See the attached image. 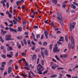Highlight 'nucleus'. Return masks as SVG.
<instances>
[{
    "instance_id": "nucleus-56",
    "label": "nucleus",
    "mask_w": 78,
    "mask_h": 78,
    "mask_svg": "<svg viewBox=\"0 0 78 78\" xmlns=\"http://www.w3.org/2000/svg\"><path fill=\"white\" fill-rule=\"evenodd\" d=\"M59 78H61L62 77V74L60 73L59 74Z\"/></svg>"
},
{
    "instance_id": "nucleus-61",
    "label": "nucleus",
    "mask_w": 78,
    "mask_h": 78,
    "mask_svg": "<svg viewBox=\"0 0 78 78\" xmlns=\"http://www.w3.org/2000/svg\"><path fill=\"white\" fill-rule=\"evenodd\" d=\"M68 56L67 55H63V58H67Z\"/></svg>"
},
{
    "instance_id": "nucleus-4",
    "label": "nucleus",
    "mask_w": 78,
    "mask_h": 78,
    "mask_svg": "<svg viewBox=\"0 0 78 78\" xmlns=\"http://www.w3.org/2000/svg\"><path fill=\"white\" fill-rule=\"evenodd\" d=\"M8 32L6 31H3V29H2L1 30V33L2 35H4V34H5L6 33H7Z\"/></svg>"
},
{
    "instance_id": "nucleus-15",
    "label": "nucleus",
    "mask_w": 78,
    "mask_h": 78,
    "mask_svg": "<svg viewBox=\"0 0 78 78\" xmlns=\"http://www.w3.org/2000/svg\"><path fill=\"white\" fill-rule=\"evenodd\" d=\"M70 28H75V26L74 25H72V24L71 23L70 24Z\"/></svg>"
},
{
    "instance_id": "nucleus-10",
    "label": "nucleus",
    "mask_w": 78,
    "mask_h": 78,
    "mask_svg": "<svg viewBox=\"0 0 78 78\" xmlns=\"http://www.w3.org/2000/svg\"><path fill=\"white\" fill-rule=\"evenodd\" d=\"M44 53L45 54V55L47 56L48 55V51L47 49H45L44 50Z\"/></svg>"
},
{
    "instance_id": "nucleus-35",
    "label": "nucleus",
    "mask_w": 78,
    "mask_h": 78,
    "mask_svg": "<svg viewBox=\"0 0 78 78\" xmlns=\"http://www.w3.org/2000/svg\"><path fill=\"white\" fill-rule=\"evenodd\" d=\"M58 70H61V69H64V68L59 67L57 68Z\"/></svg>"
},
{
    "instance_id": "nucleus-41",
    "label": "nucleus",
    "mask_w": 78,
    "mask_h": 78,
    "mask_svg": "<svg viewBox=\"0 0 78 78\" xmlns=\"http://www.w3.org/2000/svg\"><path fill=\"white\" fill-rule=\"evenodd\" d=\"M22 56H26L27 55V54H26L24 53V52H22Z\"/></svg>"
},
{
    "instance_id": "nucleus-55",
    "label": "nucleus",
    "mask_w": 78,
    "mask_h": 78,
    "mask_svg": "<svg viewBox=\"0 0 78 78\" xmlns=\"http://www.w3.org/2000/svg\"><path fill=\"white\" fill-rule=\"evenodd\" d=\"M6 75H7V71H5L4 73V76Z\"/></svg>"
},
{
    "instance_id": "nucleus-64",
    "label": "nucleus",
    "mask_w": 78,
    "mask_h": 78,
    "mask_svg": "<svg viewBox=\"0 0 78 78\" xmlns=\"http://www.w3.org/2000/svg\"><path fill=\"white\" fill-rule=\"evenodd\" d=\"M6 14H9V11H7L6 12Z\"/></svg>"
},
{
    "instance_id": "nucleus-1",
    "label": "nucleus",
    "mask_w": 78,
    "mask_h": 78,
    "mask_svg": "<svg viewBox=\"0 0 78 78\" xmlns=\"http://www.w3.org/2000/svg\"><path fill=\"white\" fill-rule=\"evenodd\" d=\"M5 40H6V41H13V40H14V39L10 38L11 37V36L9 34L6 35L5 36Z\"/></svg>"
},
{
    "instance_id": "nucleus-8",
    "label": "nucleus",
    "mask_w": 78,
    "mask_h": 78,
    "mask_svg": "<svg viewBox=\"0 0 78 78\" xmlns=\"http://www.w3.org/2000/svg\"><path fill=\"white\" fill-rule=\"evenodd\" d=\"M11 71H12V68H11V67H10L8 68V73L9 74L11 72Z\"/></svg>"
},
{
    "instance_id": "nucleus-11",
    "label": "nucleus",
    "mask_w": 78,
    "mask_h": 78,
    "mask_svg": "<svg viewBox=\"0 0 78 78\" xmlns=\"http://www.w3.org/2000/svg\"><path fill=\"white\" fill-rule=\"evenodd\" d=\"M51 1L52 2H53L54 4H56L57 3V2H58V0H51Z\"/></svg>"
},
{
    "instance_id": "nucleus-28",
    "label": "nucleus",
    "mask_w": 78,
    "mask_h": 78,
    "mask_svg": "<svg viewBox=\"0 0 78 78\" xmlns=\"http://www.w3.org/2000/svg\"><path fill=\"white\" fill-rule=\"evenodd\" d=\"M23 41H24V42L25 45H27V41H26V40L24 39L23 40Z\"/></svg>"
},
{
    "instance_id": "nucleus-17",
    "label": "nucleus",
    "mask_w": 78,
    "mask_h": 78,
    "mask_svg": "<svg viewBox=\"0 0 78 78\" xmlns=\"http://www.w3.org/2000/svg\"><path fill=\"white\" fill-rule=\"evenodd\" d=\"M59 20V22L62 25H64V23H63V22H62V20Z\"/></svg>"
},
{
    "instance_id": "nucleus-36",
    "label": "nucleus",
    "mask_w": 78,
    "mask_h": 78,
    "mask_svg": "<svg viewBox=\"0 0 78 78\" xmlns=\"http://www.w3.org/2000/svg\"><path fill=\"white\" fill-rule=\"evenodd\" d=\"M48 72V70H46L43 73V75H45L46 73H47Z\"/></svg>"
},
{
    "instance_id": "nucleus-12",
    "label": "nucleus",
    "mask_w": 78,
    "mask_h": 78,
    "mask_svg": "<svg viewBox=\"0 0 78 78\" xmlns=\"http://www.w3.org/2000/svg\"><path fill=\"white\" fill-rule=\"evenodd\" d=\"M41 54L43 59H44V58H45V55H44V52H43V51H41Z\"/></svg>"
},
{
    "instance_id": "nucleus-37",
    "label": "nucleus",
    "mask_w": 78,
    "mask_h": 78,
    "mask_svg": "<svg viewBox=\"0 0 78 78\" xmlns=\"http://www.w3.org/2000/svg\"><path fill=\"white\" fill-rule=\"evenodd\" d=\"M22 76H25V77H27L28 76H27L23 73L22 74Z\"/></svg>"
},
{
    "instance_id": "nucleus-44",
    "label": "nucleus",
    "mask_w": 78,
    "mask_h": 78,
    "mask_svg": "<svg viewBox=\"0 0 78 78\" xmlns=\"http://www.w3.org/2000/svg\"><path fill=\"white\" fill-rule=\"evenodd\" d=\"M8 16L9 18H11V17H12V15H11V14H8Z\"/></svg>"
},
{
    "instance_id": "nucleus-60",
    "label": "nucleus",
    "mask_w": 78,
    "mask_h": 78,
    "mask_svg": "<svg viewBox=\"0 0 78 78\" xmlns=\"http://www.w3.org/2000/svg\"><path fill=\"white\" fill-rule=\"evenodd\" d=\"M3 51L4 53H6V50H5V48L3 49Z\"/></svg>"
},
{
    "instance_id": "nucleus-53",
    "label": "nucleus",
    "mask_w": 78,
    "mask_h": 78,
    "mask_svg": "<svg viewBox=\"0 0 78 78\" xmlns=\"http://www.w3.org/2000/svg\"><path fill=\"white\" fill-rule=\"evenodd\" d=\"M22 60L23 61V62H26V60H25V59L23 58H22Z\"/></svg>"
},
{
    "instance_id": "nucleus-7",
    "label": "nucleus",
    "mask_w": 78,
    "mask_h": 78,
    "mask_svg": "<svg viewBox=\"0 0 78 78\" xmlns=\"http://www.w3.org/2000/svg\"><path fill=\"white\" fill-rule=\"evenodd\" d=\"M58 47L55 46L53 50V52L54 53H56V52H57V50H58Z\"/></svg>"
},
{
    "instance_id": "nucleus-3",
    "label": "nucleus",
    "mask_w": 78,
    "mask_h": 78,
    "mask_svg": "<svg viewBox=\"0 0 78 78\" xmlns=\"http://www.w3.org/2000/svg\"><path fill=\"white\" fill-rule=\"evenodd\" d=\"M10 53L11 54H10V55L7 54V57H9V58H11L13 56V52L10 51Z\"/></svg>"
},
{
    "instance_id": "nucleus-34",
    "label": "nucleus",
    "mask_w": 78,
    "mask_h": 78,
    "mask_svg": "<svg viewBox=\"0 0 78 78\" xmlns=\"http://www.w3.org/2000/svg\"><path fill=\"white\" fill-rule=\"evenodd\" d=\"M35 45H34L33 46V47L31 48V49L32 50H34V48H35Z\"/></svg>"
},
{
    "instance_id": "nucleus-50",
    "label": "nucleus",
    "mask_w": 78,
    "mask_h": 78,
    "mask_svg": "<svg viewBox=\"0 0 78 78\" xmlns=\"http://www.w3.org/2000/svg\"><path fill=\"white\" fill-rule=\"evenodd\" d=\"M20 2H21V1H17V2H16V3L17 5H19V3H20Z\"/></svg>"
},
{
    "instance_id": "nucleus-26",
    "label": "nucleus",
    "mask_w": 78,
    "mask_h": 78,
    "mask_svg": "<svg viewBox=\"0 0 78 78\" xmlns=\"http://www.w3.org/2000/svg\"><path fill=\"white\" fill-rule=\"evenodd\" d=\"M18 30L20 31H22V27H19L18 28Z\"/></svg>"
},
{
    "instance_id": "nucleus-58",
    "label": "nucleus",
    "mask_w": 78,
    "mask_h": 78,
    "mask_svg": "<svg viewBox=\"0 0 78 78\" xmlns=\"http://www.w3.org/2000/svg\"><path fill=\"white\" fill-rule=\"evenodd\" d=\"M13 26H14V25L12 24H10L9 25H8L9 27H13Z\"/></svg>"
},
{
    "instance_id": "nucleus-18",
    "label": "nucleus",
    "mask_w": 78,
    "mask_h": 78,
    "mask_svg": "<svg viewBox=\"0 0 78 78\" xmlns=\"http://www.w3.org/2000/svg\"><path fill=\"white\" fill-rule=\"evenodd\" d=\"M65 39L66 42L68 41V36L66 35L65 37Z\"/></svg>"
},
{
    "instance_id": "nucleus-20",
    "label": "nucleus",
    "mask_w": 78,
    "mask_h": 78,
    "mask_svg": "<svg viewBox=\"0 0 78 78\" xmlns=\"http://www.w3.org/2000/svg\"><path fill=\"white\" fill-rule=\"evenodd\" d=\"M12 60H10L8 64V65L9 66V65H10V64H12Z\"/></svg>"
},
{
    "instance_id": "nucleus-24",
    "label": "nucleus",
    "mask_w": 78,
    "mask_h": 78,
    "mask_svg": "<svg viewBox=\"0 0 78 78\" xmlns=\"http://www.w3.org/2000/svg\"><path fill=\"white\" fill-rule=\"evenodd\" d=\"M17 38L18 39H22V36H20V37H17Z\"/></svg>"
},
{
    "instance_id": "nucleus-25",
    "label": "nucleus",
    "mask_w": 78,
    "mask_h": 78,
    "mask_svg": "<svg viewBox=\"0 0 78 78\" xmlns=\"http://www.w3.org/2000/svg\"><path fill=\"white\" fill-rule=\"evenodd\" d=\"M1 57H2V58H4V59L6 58V55L3 54H2L1 55Z\"/></svg>"
},
{
    "instance_id": "nucleus-13",
    "label": "nucleus",
    "mask_w": 78,
    "mask_h": 78,
    "mask_svg": "<svg viewBox=\"0 0 78 78\" xmlns=\"http://www.w3.org/2000/svg\"><path fill=\"white\" fill-rule=\"evenodd\" d=\"M71 41L72 44H74L75 41L74 40V39H73V37H71Z\"/></svg>"
},
{
    "instance_id": "nucleus-21",
    "label": "nucleus",
    "mask_w": 78,
    "mask_h": 78,
    "mask_svg": "<svg viewBox=\"0 0 78 78\" xmlns=\"http://www.w3.org/2000/svg\"><path fill=\"white\" fill-rule=\"evenodd\" d=\"M6 0H3L1 2V3H6Z\"/></svg>"
},
{
    "instance_id": "nucleus-16",
    "label": "nucleus",
    "mask_w": 78,
    "mask_h": 78,
    "mask_svg": "<svg viewBox=\"0 0 78 78\" xmlns=\"http://www.w3.org/2000/svg\"><path fill=\"white\" fill-rule=\"evenodd\" d=\"M55 58H56V59L57 60H58V61H60V59L59 58H58V55H55Z\"/></svg>"
},
{
    "instance_id": "nucleus-51",
    "label": "nucleus",
    "mask_w": 78,
    "mask_h": 78,
    "mask_svg": "<svg viewBox=\"0 0 78 78\" xmlns=\"http://www.w3.org/2000/svg\"><path fill=\"white\" fill-rule=\"evenodd\" d=\"M34 29H36V28H38V26H34Z\"/></svg>"
},
{
    "instance_id": "nucleus-31",
    "label": "nucleus",
    "mask_w": 78,
    "mask_h": 78,
    "mask_svg": "<svg viewBox=\"0 0 78 78\" xmlns=\"http://www.w3.org/2000/svg\"><path fill=\"white\" fill-rule=\"evenodd\" d=\"M27 43H28V44H29V45H30V44H31V41H30V40H27Z\"/></svg>"
},
{
    "instance_id": "nucleus-47",
    "label": "nucleus",
    "mask_w": 78,
    "mask_h": 78,
    "mask_svg": "<svg viewBox=\"0 0 78 78\" xmlns=\"http://www.w3.org/2000/svg\"><path fill=\"white\" fill-rule=\"evenodd\" d=\"M40 60V58H38L37 59V64H39V61Z\"/></svg>"
},
{
    "instance_id": "nucleus-2",
    "label": "nucleus",
    "mask_w": 78,
    "mask_h": 78,
    "mask_svg": "<svg viewBox=\"0 0 78 78\" xmlns=\"http://www.w3.org/2000/svg\"><path fill=\"white\" fill-rule=\"evenodd\" d=\"M57 14L58 15V16L57 17V19L59 20H62V15L59 12H58L57 13Z\"/></svg>"
},
{
    "instance_id": "nucleus-22",
    "label": "nucleus",
    "mask_w": 78,
    "mask_h": 78,
    "mask_svg": "<svg viewBox=\"0 0 78 78\" xmlns=\"http://www.w3.org/2000/svg\"><path fill=\"white\" fill-rule=\"evenodd\" d=\"M52 47H53V44H51V45H50L49 46V48H50V50H51V49L52 48Z\"/></svg>"
},
{
    "instance_id": "nucleus-52",
    "label": "nucleus",
    "mask_w": 78,
    "mask_h": 78,
    "mask_svg": "<svg viewBox=\"0 0 78 78\" xmlns=\"http://www.w3.org/2000/svg\"><path fill=\"white\" fill-rule=\"evenodd\" d=\"M66 76H67V77H69V78H71V76L69 74H67Z\"/></svg>"
},
{
    "instance_id": "nucleus-40",
    "label": "nucleus",
    "mask_w": 78,
    "mask_h": 78,
    "mask_svg": "<svg viewBox=\"0 0 78 78\" xmlns=\"http://www.w3.org/2000/svg\"><path fill=\"white\" fill-rule=\"evenodd\" d=\"M43 44L44 45L46 46L47 45V42L46 41H45L44 42Z\"/></svg>"
},
{
    "instance_id": "nucleus-30",
    "label": "nucleus",
    "mask_w": 78,
    "mask_h": 78,
    "mask_svg": "<svg viewBox=\"0 0 78 78\" xmlns=\"http://www.w3.org/2000/svg\"><path fill=\"white\" fill-rule=\"evenodd\" d=\"M51 68L52 69H56V66H51Z\"/></svg>"
},
{
    "instance_id": "nucleus-39",
    "label": "nucleus",
    "mask_w": 78,
    "mask_h": 78,
    "mask_svg": "<svg viewBox=\"0 0 78 78\" xmlns=\"http://www.w3.org/2000/svg\"><path fill=\"white\" fill-rule=\"evenodd\" d=\"M50 36L51 37H55V36L53 35L52 34H49Z\"/></svg>"
},
{
    "instance_id": "nucleus-5",
    "label": "nucleus",
    "mask_w": 78,
    "mask_h": 78,
    "mask_svg": "<svg viewBox=\"0 0 78 78\" xmlns=\"http://www.w3.org/2000/svg\"><path fill=\"white\" fill-rule=\"evenodd\" d=\"M8 29L9 30L10 29V31H12L13 32H14L15 31L16 33H17V30L16 29H12L11 27H10Z\"/></svg>"
},
{
    "instance_id": "nucleus-19",
    "label": "nucleus",
    "mask_w": 78,
    "mask_h": 78,
    "mask_svg": "<svg viewBox=\"0 0 78 78\" xmlns=\"http://www.w3.org/2000/svg\"><path fill=\"white\" fill-rule=\"evenodd\" d=\"M23 69H25L26 70H30V69L29 67H23Z\"/></svg>"
},
{
    "instance_id": "nucleus-43",
    "label": "nucleus",
    "mask_w": 78,
    "mask_h": 78,
    "mask_svg": "<svg viewBox=\"0 0 78 78\" xmlns=\"http://www.w3.org/2000/svg\"><path fill=\"white\" fill-rule=\"evenodd\" d=\"M21 8L22 9H25V5H23L22 7H21Z\"/></svg>"
},
{
    "instance_id": "nucleus-48",
    "label": "nucleus",
    "mask_w": 78,
    "mask_h": 78,
    "mask_svg": "<svg viewBox=\"0 0 78 78\" xmlns=\"http://www.w3.org/2000/svg\"><path fill=\"white\" fill-rule=\"evenodd\" d=\"M57 43L58 44H59V45H61V44H62V43L60 42L59 41H57Z\"/></svg>"
},
{
    "instance_id": "nucleus-54",
    "label": "nucleus",
    "mask_w": 78,
    "mask_h": 78,
    "mask_svg": "<svg viewBox=\"0 0 78 78\" xmlns=\"http://www.w3.org/2000/svg\"><path fill=\"white\" fill-rule=\"evenodd\" d=\"M73 5H75L73 4H71L69 5V6L70 7V8H72V7L73 6Z\"/></svg>"
},
{
    "instance_id": "nucleus-57",
    "label": "nucleus",
    "mask_w": 78,
    "mask_h": 78,
    "mask_svg": "<svg viewBox=\"0 0 78 78\" xmlns=\"http://www.w3.org/2000/svg\"><path fill=\"white\" fill-rule=\"evenodd\" d=\"M18 55H19V53H18V52H17L16 54H15L16 57H17V56H18Z\"/></svg>"
},
{
    "instance_id": "nucleus-33",
    "label": "nucleus",
    "mask_w": 78,
    "mask_h": 78,
    "mask_svg": "<svg viewBox=\"0 0 78 78\" xmlns=\"http://www.w3.org/2000/svg\"><path fill=\"white\" fill-rule=\"evenodd\" d=\"M8 48H9L10 51H11V50H12V47H11L9 46L8 47Z\"/></svg>"
},
{
    "instance_id": "nucleus-9",
    "label": "nucleus",
    "mask_w": 78,
    "mask_h": 78,
    "mask_svg": "<svg viewBox=\"0 0 78 78\" xmlns=\"http://www.w3.org/2000/svg\"><path fill=\"white\" fill-rule=\"evenodd\" d=\"M36 58V55H33V57H32V59L33 61H34V60H35Z\"/></svg>"
},
{
    "instance_id": "nucleus-29",
    "label": "nucleus",
    "mask_w": 78,
    "mask_h": 78,
    "mask_svg": "<svg viewBox=\"0 0 78 78\" xmlns=\"http://www.w3.org/2000/svg\"><path fill=\"white\" fill-rule=\"evenodd\" d=\"M0 41L2 42H4V40H3V38H2V37H0Z\"/></svg>"
},
{
    "instance_id": "nucleus-38",
    "label": "nucleus",
    "mask_w": 78,
    "mask_h": 78,
    "mask_svg": "<svg viewBox=\"0 0 78 78\" xmlns=\"http://www.w3.org/2000/svg\"><path fill=\"white\" fill-rule=\"evenodd\" d=\"M39 72H37L38 73H39V74H40L41 75V74H42V71L41 70L38 71Z\"/></svg>"
},
{
    "instance_id": "nucleus-59",
    "label": "nucleus",
    "mask_w": 78,
    "mask_h": 78,
    "mask_svg": "<svg viewBox=\"0 0 78 78\" xmlns=\"http://www.w3.org/2000/svg\"><path fill=\"white\" fill-rule=\"evenodd\" d=\"M31 43L33 45H36V44H35V43H34V42L33 41H31Z\"/></svg>"
},
{
    "instance_id": "nucleus-6",
    "label": "nucleus",
    "mask_w": 78,
    "mask_h": 78,
    "mask_svg": "<svg viewBox=\"0 0 78 78\" xmlns=\"http://www.w3.org/2000/svg\"><path fill=\"white\" fill-rule=\"evenodd\" d=\"M44 34L46 38H48V31L47 30H45L44 31Z\"/></svg>"
},
{
    "instance_id": "nucleus-45",
    "label": "nucleus",
    "mask_w": 78,
    "mask_h": 78,
    "mask_svg": "<svg viewBox=\"0 0 78 78\" xmlns=\"http://www.w3.org/2000/svg\"><path fill=\"white\" fill-rule=\"evenodd\" d=\"M37 39H39L40 37V34H38L37 35Z\"/></svg>"
},
{
    "instance_id": "nucleus-63",
    "label": "nucleus",
    "mask_w": 78,
    "mask_h": 78,
    "mask_svg": "<svg viewBox=\"0 0 78 78\" xmlns=\"http://www.w3.org/2000/svg\"><path fill=\"white\" fill-rule=\"evenodd\" d=\"M25 66H28V64L27 62H26V64H25Z\"/></svg>"
},
{
    "instance_id": "nucleus-23",
    "label": "nucleus",
    "mask_w": 78,
    "mask_h": 78,
    "mask_svg": "<svg viewBox=\"0 0 78 78\" xmlns=\"http://www.w3.org/2000/svg\"><path fill=\"white\" fill-rule=\"evenodd\" d=\"M30 72L31 73L32 75L33 76H34V77H36V75H34V73H33V72H32V71H30Z\"/></svg>"
},
{
    "instance_id": "nucleus-62",
    "label": "nucleus",
    "mask_w": 78,
    "mask_h": 78,
    "mask_svg": "<svg viewBox=\"0 0 78 78\" xmlns=\"http://www.w3.org/2000/svg\"><path fill=\"white\" fill-rule=\"evenodd\" d=\"M1 48L2 50H3V49H4V48H5V47L2 46L1 47Z\"/></svg>"
},
{
    "instance_id": "nucleus-14",
    "label": "nucleus",
    "mask_w": 78,
    "mask_h": 78,
    "mask_svg": "<svg viewBox=\"0 0 78 78\" xmlns=\"http://www.w3.org/2000/svg\"><path fill=\"white\" fill-rule=\"evenodd\" d=\"M17 45L18 48H19V49H20V48H21V45H20L19 44V42H17Z\"/></svg>"
},
{
    "instance_id": "nucleus-46",
    "label": "nucleus",
    "mask_w": 78,
    "mask_h": 78,
    "mask_svg": "<svg viewBox=\"0 0 78 78\" xmlns=\"http://www.w3.org/2000/svg\"><path fill=\"white\" fill-rule=\"evenodd\" d=\"M71 47L72 48H74V43H72L71 44Z\"/></svg>"
},
{
    "instance_id": "nucleus-49",
    "label": "nucleus",
    "mask_w": 78,
    "mask_h": 78,
    "mask_svg": "<svg viewBox=\"0 0 78 78\" xmlns=\"http://www.w3.org/2000/svg\"><path fill=\"white\" fill-rule=\"evenodd\" d=\"M51 24L52 26V27H53V28H54V26L55 25H54V23H53V22H52L51 23Z\"/></svg>"
},
{
    "instance_id": "nucleus-27",
    "label": "nucleus",
    "mask_w": 78,
    "mask_h": 78,
    "mask_svg": "<svg viewBox=\"0 0 78 78\" xmlns=\"http://www.w3.org/2000/svg\"><path fill=\"white\" fill-rule=\"evenodd\" d=\"M41 64L42 66H44V60H42L41 61Z\"/></svg>"
},
{
    "instance_id": "nucleus-42",
    "label": "nucleus",
    "mask_w": 78,
    "mask_h": 78,
    "mask_svg": "<svg viewBox=\"0 0 78 78\" xmlns=\"http://www.w3.org/2000/svg\"><path fill=\"white\" fill-rule=\"evenodd\" d=\"M6 6H7V8H8L9 6V2H8L6 3Z\"/></svg>"
},
{
    "instance_id": "nucleus-32",
    "label": "nucleus",
    "mask_w": 78,
    "mask_h": 78,
    "mask_svg": "<svg viewBox=\"0 0 78 78\" xmlns=\"http://www.w3.org/2000/svg\"><path fill=\"white\" fill-rule=\"evenodd\" d=\"M23 25H25V23H26V22H27L25 20H23Z\"/></svg>"
}]
</instances>
